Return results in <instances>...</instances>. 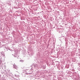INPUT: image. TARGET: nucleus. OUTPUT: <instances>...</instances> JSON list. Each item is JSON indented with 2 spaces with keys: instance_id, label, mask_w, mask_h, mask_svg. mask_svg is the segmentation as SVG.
Wrapping results in <instances>:
<instances>
[{
  "instance_id": "f257e3e1",
  "label": "nucleus",
  "mask_w": 80,
  "mask_h": 80,
  "mask_svg": "<svg viewBox=\"0 0 80 80\" xmlns=\"http://www.w3.org/2000/svg\"><path fill=\"white\" fill-rule=\"evenodd\" d=\"M13 66L16 69H17V65H16L14 64L13 65Z\"/></svg>"
}]
</instances>
